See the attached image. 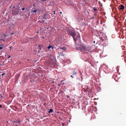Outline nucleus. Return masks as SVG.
<instances>
[{"label":"nucleus","instance_id":"36","mask_svg":"<svg viewBox=\"0 0 126 126\" xmlns=\"http://www.w3.org/2000/svg\"><path fill=\"white\" fill-rule=\"evenodd\" d=\"M71 77H72V78H73V77H72V75H71Z\"/></svg>","mask_w":126,"mask_h":126},{"label":"nucleus","instance_id":"12","mask_svg":"<svg viewBox=\"0 0 126 126\" xmlns=\"http://www.w3.org/2000/svg\"><path fill=\"white\" fill-rule=\"evenodd\" d=\"M32 12L33 13H36V12L37 11L35 10V9H34V10H32Z\"/></svg>","mask_w":126,"mask_h":126},{"label":"nucleus","instance_id":"24","mask_svg":"<svg viewBox=\"0 0 126 126\" xmlns=\"http://www.w3.org/2000/svg\"><path fill=\"white\" fill-rule=\"evenodd\" d=\"M18 122L19 123H20V121L19 120H18Z\"/></svg>","mask_w":126,"mask_h":126},{"label":"nucleus","instance_id":"37","mask_svg":"<svg viewBox=\"0 0 126 126\" xmlns=\"http://www.w3.org/2000/svg\"><path fill=\"white\" fill-rule=\"evenodd\" d=\"M89 62V63H91V62Z\"/></svg>","mask_w":126,"mask_h":126},{"label":"nucleus","instance_id":"31","mask_svg":"<svg viewBox=\"0 0 126 126\" xmlns=\"http://www.w3.org/2000/svg\"><path fill=\"white\" fill-rule=\"evenodd\" d=\"M60 14H61L62 13V12H60Z\"/></svg>","mask_w":126,"mask_h":126},{"label":"nucleus","instance_id":"29","mask_svg":"<svg viewBox=\"0 0 126 126\" xmlns=\"http://www.w3.org/2000/svg\"><path fill=\"white\" fill-rule=\"evenodd\" d=\"M74 74H75V75H76V73L75 72L74 73Z\"/></svg>","mask_w":126,"mask_h":126},{"label":"nucleus","instance_id":"11","mask_svg":"<svg viewBox=\"0 0 126 126\" xmlns=\"http://www.w3.org/2000/svg\"><path fill=\"white\" fill-rule=\"evenodd\" d=\"M52 47V46H51V45H50L49 46L47 47V48L48 49V50H49V49L51 47Z\"/></svg>","mask_w":126,"mask_h":126},{"label":"nucleus","instance_id":"34","mask_svg":"<svg viewBox=\"0 0 126 126\" xmlns=\"http://www.w3.org/2000/svg\"><path fill=\"white\" fill-rule=\"evenodd\" d=\"M14 122H15V123H16V122H15V121H14Z\"/></svg>","mask_w":126,"mask_h":126},{"label":"nucleus","instance_id":"5","mask_svg":"<svg viewBox=\"0 0 126 126\" xmlns=\"http://www.w3.org/2000/svg\"><path fill=\"white\" fill-rule=\"evenodd\" d=\"M118 7L119 9L120 10H123L125 8L124 6L122 4H121Z\"/></svg>","mask_w":126,"mask_h":126},{"label":"nucleus","instance_id":"4","mask_svg":"<svg viewBox=\"0 0 126 126\" xmlns=\"http://www.w3.org/2000/svg\"><path fill=\"white\" fill-rule=\"evenodd\" d=\"M2 38L3 39V42H6L5 40H7L8 39H7V37L6 35L3 34L2 36Z\"/></svg>","mask_w":126,"mask_h":126},{"label":"nucleus","instance_id":"16","mask_svg":"<svg viewBox=\"0 0 126 126\" xmlns=\"http://www.w3.org/2000/svg\"><path fill=\"white\" fill-rule=\"evenodd\" d=\"M3 38H2L1 39H0V42H1L2 41H3Z\"/></svg>","mask_w":126,"mask_h":126},{"label":"nucleus","instance_id":"28","mask_svg":"<svg viewBox=\"0 0 126 126\" xmlns=\"http://www.w3.org/2000/svg\"><path fill=\"white\" fill-rule=\"evenodd\" d=\"M51 48H52V49H53L54 48L52 46Z\"/></svg>","mask_w":126,"mask_h":126},{"label":"nucleus","instance_id":"38","mask_svg":"<svg viewBox=\"0 0 126 126\" xmlns=\"http://www.w3.org/2000/svg\"><path fill=\"white\" fill-rule=\"evenodd\" d=\"M10 25V26H11V25Z\"/></svg>","mask_w":126,"mask_h":126},{"label":"nucleus","instance_id":"26","mask_svg":"<svg viewBox=\"0 0 126 126\" xmlns=\"http://www.w3.org/2000/svg\"><path fill=\"white\" fill-rule=\"evenodd\" d=\"M94 18V17H92V18H91V19H93Z\"/></svg>","mask_w":126,"mask_h":126},{"label":"nucleus","instance_id":"33","mask_svg":"<svg viewBox=\"0 0 126 126\" xmlns=\"http://www.w3.org/2000/svg\"><path fill=\"white\" fill-rule=\"evenodd\" d=\"M10 50L11 49V48H12V47H10Z\"/></svg>","mask_w":126,"mask_h":126},{"label":"nucleus","instance_id":"27","mask_svg":"<svg viewBox=\"0 0 126 126\" xmlns=\"http://www.w3.org/2000/svg\"><path fill=\"white\" fill-rule=\"evenodd\" d=\"M83 2H85L86 1V0H82Z\"/></svg>","mask_w":126,"mask_h":126},{"label":"nucleus","instance_id":"30","mask_svg":"<svg viewBox=\"0 0 126 126\" xmlns=\"http://www.w3.org/2000/svg\"><path fill=\"white\" fill-rule=\"evenodd\" d=\"M2 106L1 105H0V108H2Z\"/></svg>","mask_w":126,"mask_h":126},{"label":"nucleus","instance_id":"18","mask_svg":"<svg viewBox=\"0 0 126 126\" xmlns=\"http://www.w3.org/2000/svg\"><path fill=\"white\" fill-rule=\"evenodd\" d=\"M7 56H8V58H10V57H11V55H7Z\"/></svg>","mask_w":126,"mask_h":126},{"label":"nucleus","instance_id":"14","mask_svg":"<svg viewBox=\"0 0 126 126\" xmlns=\"http://www.w3.org/2000/svg\"><path fill=\"white\" fill-rule=\"evenodd\" d=\"M94 10V11H97V9L95 7H94L93 8Z\"/></svg>","mask_w":126,"mask_h":126},{"label":"nucleus","instance_id":"3","mask_svg":"<svg viewBox=\"0 0 126 126\" xmlns=\"http://www.w3.org/2000/svg\"><path fill=\"white\" fill-rule=\"evenodd\" d=\"M80 50H84L90 51V47H86L84 44H82L80 46Z\"/></svg>","mask_w":126,"mask_h":126},{"label":"nucleus","instance_id":"41","mask_svg":"<svg viewBox=\"0 0 126 126\" xmlns=\"http://www.w3.org/2000/svg\"><path fill=\"white\" fill-rule=\"evenodd\" d=\"M94 43H95V41H94Z\"/></svg>","mask_w":126,"mask_h":126},{"label":"nucleus","instance_id":"17","mask_svg":"<svg viewBox=\"0 0 126 126\" xmlns=\"http://www.w3.org/2000/svg\"><path fill=\"white\" fill-rule=\"evenodd\" d=\"M5 75V73H2L1 74V75L2 76H3Z\"/></svg>","mask_w":126,"mask_h":126},{"label":"nucleus","instance_id":"43","mask_svg":"<svg viewBox=\"0 0 126 126\" xmlns=\"http://www.w3.org/2000/svg\"><path fill=\"white\" fill-rule=\"evenodd\" d=\"M69 97V96H67V97Z\"/></svg>","mask_w":126,"mask_h":126},{"label":"nucleus","instance_id":"10","mask_svg":"<svg viewBox=\"0 0 126 126\" xmlns=\"http://www.w3.org/2000/svg\"><path fill=\"white\" fill-rule=\"evenodd\" d=\"M53 112V110L52 109H50L49 110V111H48V113H51V112Z\"/></svg>","mask_w":126,"mask_h":126},{"label":"nucleus","instance_id":"44","mask_svg":"<svg viewBox=\"0 0 126 126\" xmlns=\"http://www.w3.org/2000/svg\"><path fill=\"white\" fill-rule=\"evenodd\" d=\"M69 97V96H67V97Z\"/></svg>","mask_w":126,"mask_h":126},{"label":"nucleus","instance_id":"20","mask_svg":"<svg viewBox=\"0 0 126 126\" xmlns=\"http://www.w3.org/2000/svg\"><path fill=\"white\" fill-rule=\"evenodd\" d=\"M41 0V1H42V2H44V1H46L47 0Z\"/></svg>","mask_w":126,"mask_h":126},{"label":"nucleus","instance_id":"39","mask_svg":"<svg viewBox=\"0 0 126 126\" xmlns=\"http://www.w3.org/2000/svg\"><path fill=\"white\" fill-rule=\"evenodd\" d=\"M15 126H17V125H16Z\"/></svg>","mask_w":126,"mask_h":126},{"label":"nucleus","instance_id":"21","mask_svg":"<svg viewBox=\"0 0 126 126\" xmlns=\"http://www.w3.org/2000/svg\"><path fill=\"white\" fill-rule=\"evenodd\" d=\"M3 48V47H0V50H1Z\"/></svg>","mask_w":126,"mask_h":126},{"label":"nucleus","instance_id":"7","mask_svg":"<svg viewBox=\"0 0 126 126\" xmlns=\"http://www.w3.org/2000/svg\"><path fill=\"white\" fill-rule=\"evenodd\" d=\"M64 52L63 51L60 52H58V53L59 55V56H60L61 55L62 56H63L64 55Z\"/></svg>","mask_w":126,"mask_h":126},{"label":"nucleus","instance_id":"23","mask_svg":"<svg viewBox=\"0 0 126 126\" xmlns=\"http://www.w3.org/2000/svg\"><path fill=\"white\" fill-rule=\"evenodd\" d=\"M53 12H54V13H53V14H55V11H53Z\"/></svg>","mask_w":126,"mask_h":126},{"label":"nucleus","instance_id":"2","mask_svg":"<svg viewBox=\"0 0 126 126\" xmlns=\"http://www.w3.org/2000/svg\"><path fill=\"white\" fill-rule=\"evenodd\" d=\"M67 32L69 35L72 37H75L76 34L75 31L69 29L67 30Z\"/></svg>","mask_w":126,"mask_h":126},{"label":"nucleus","instance_id":"1","mask_svg":"<svg viewBox=\"0 0 126 126\" xmlns=\"http://www.w3.org/2000/svg\"><path fill=\"white\" fill-rule=\"evenodd\" d=\"M19 7H16L15 6L13 7L12 11V14L14 15H17L19 11Z\"/></svg>","mask_w":126,"mask_h":126},{"label":"nucleus","instance_id":"6","mask_svg":"<svg viewBox=\"0 0 126 126\" xmlns=\"http://www.w3.org/2000/svg\"><path fill=\"white\" fill-rule=\"evenodd\" d=\"M47 15L48 14L46 13L44 14L43 16V18L44 19H47Z\"/></svg>","mask_w":126,"mask_h":126},{"label":"nucleus","instance_id":"35","mask_svg":"<svg viewBox=\"0 0 126 126\" xmlns=\"http://www.w3.org/2000/svg\"><path fill=\"white\" fill-rule=\"evenodd\" d=\"M11 34H13V33H11Z\"/></svg>","mask_w":126,"mask_h":126},{"label":"nucleus","instance_id":"19","mask_svg":"<svg viewBox=\"0 0 126 126\" xmlns=\"http://www.w3.org/2000/svg\"><path fill=\"white\" fill-rule=\"evenodd\" d=\"M0 96L1 97V98L3 97L2 96L1 94H0Z\"/></svg>","mask_w":126,"mask_h":126},{"label":"nucleus","instance_id":"32","mask_svg":"<svg viewBox=\"0 0 126 126\" xmlns=\"http://www.w3.org/2000/svg\"><path fill=\"white\" fill-rule=\"evenodd\" d=\"M37 32V33H39V32H38V31H37V32Z\"/></svg>","mask_w":126,"mask_h":126},{"label":"nucleus","instance_id":"15","mask_svg":"<svg viewBox=\"0 0 126 126\" xmlns=\"http://www.w3.org/2000/svg\"><path fill=\"white\" fill-rule=\"evenodd\" d=\"M73 37V38L74 40L75 41H76L77 40V39L76 38H75L74 37Z\"/></svg>","mask_w":126,"mask_h":126},{"label":"nucleus","instance_id":"9","mask_svg":"<svg viewBox=\"0 0 126 126\" xmlns=\"http://www.w3.org/2000/svg\"><path fill=\"white\" fill-rule=\"evenodd\" d=\"M61 49H63V50L64 51L66 50V48L65 47H63L62 48H60Z\"/></svg>","mask_w":126,"mask_h":126},{"label":"nucleus","instance_id":"42","mask_svg":"<svg viewBox=\"0 0 126 126\" xmlns=\"http://www.w3.org/2000/svg\"><path fill=\"white\" fill-rule=\"evenodd\" d=\"M69 97V96H67V97Z\"/></svg>","mask_w":126,"mask_h":126},{"label":"nucleus","instance_id":"25","mask_svg":"<svg viewBox=\"0 0 126 126\" xmlns=\"http://www.w3.org/2000/svg\"><path fill=\"white\" fill-rule=\"evenodd\" d=\"M1 46H2V47H4V45L3 44H2L1 45Z\"/></svg>","mask_w":126,"mask_h":126},{"label":"nucleus","instance_id":"40","mask_svg":"<svg viewBox=\"0 0 126 126\" xmlns=\"http://www.w3.org/2000/svg\"><path fill=\"white\" fill-rule=\"evenodd\" d=\"M4 63V62H3V63Z\"/></svg>","mask_w":126,"mask_h":126},{"label":"nucleus","instance_id":"8","mask_svg":"<svg viewBox=\"0 0 126 126\" xmlns=\"http://www.w3.org/2000/svg\"><path fill=\"white\" fill-rule=\"evenodd\" d=\"M43 47V46H42L41 45H39L38 46V47H39V49L40 50H41V49Z\"/></svg>","mask_w":126,"mask_h":126},{"label":"nucleus","instance_id":"22","mask_svg":"<svg viewBox=\"0 0 126 126\" xmlns=\"http://www.w3.org/2000/svg\"><path fill=\"white\" fill-rule=\"evenodd\" d=\"M25 9V8H22V10L23 11V10H24Z\"/></svg>","mask_w":126,"mask_h":126},{"label":"nucleus","instance_id":"13","mask_svg":"<svg viewBox=\"0 0 126 126\" xmlns=\"http://www.w3.org/2000/svg\"><path fill=\"white\" fill-rule=\"evenodd\" d=\"M39 22H40L41 23H44L45 22V21L44 20H41V21H39Z\"/></svg>","mask_w":126,"mask_h":126}]
</instances>
